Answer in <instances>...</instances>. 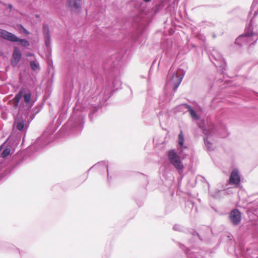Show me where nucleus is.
<instances>
[{
  "label": "nucleus",
  "mask_w": 258,
  "mask_h": 258,
  "mask_svg": "<svg viewBox=\"0 0 258 258\" xmlns=\"http://www.w3.org/2000/svg\"><path fill=\"white\" fill-rule=\"evenodd\" d=\"M58 115L56 120L55 121L54 118L51 122L49 123L42 136L33 144L29 146L26 150L19 152L13 156L12 162L14 167L20 164L38 151L40 148L48 145L55 139L70 134L80 133L82 131L85 123V116L82 112L78 111L74 112L66 123L56 134H54L62 120L66 119L67 116V113L62 111L59 112Z\"/></svg>",
  "instance_id": "f257e3e1"
},
{
  "label": "nucleus",
  "mask_w": 258,
  "mask_h": 258,
  "mask_svg": "<svg viewBox=\"0 0 258 258\" xmlns=\"http://www.w3.org/2000/svg\"><path fill=\"white\" fill-rule=\"evenodd\" d=\"M90 68L98 87H99L98 84L100 83L101 88L96 97V100H98L97 105L91 104L88 109V117L90 121L92 122L99 115V109L107 105V100L121 86V82L112 70L108 69L102 63L97 64L95 59L91 64Z\"/></svg>",
  "instance_id": "f03ea898"
},
{
  "label": "nucleus",
  "mask_w": 258,
  "mask_h": 258,
  "mask_svg": "<svg viewBox=\"0 0 258 258\" xmlns=\"http://www.w3.org/2000/svg\"><path fill=\"white\" fill-rule=\"evenodd\" d=\"M36 100V97L35 99L32 97L30 90L22 87L11 101V105L13 110L29 113L33 112V109L31 110V108Z\"/></svg>",
  "instance_id": "7ed1b4c3"
},
{
  "label": "nucleus",
  "mask_w": 258,
  "mask_h": 258,
  "mask_svg": "<svg viewBox=\"0 0 258 258\" xmlns=\"http://www.w3.org/2000/svg\"><path fill=\"white\" fill-rule=\"evenodd\" d=\"M41 105H38L33 108V112L26 113L17 111V114L15 118L13 123L14 129L19 131L22 134L23 142L26 137L27 130L32 120L35 118V115L40 112L42 108Z\"/></svg>",
  "instance_id": "20e7f679"
},
{
  "label": "nucleus",
  "mask_w": 258,
  "mask_h": 258,
  "mask_svg": "<svg viewBox=\"0 0 258 258\" xmlns=\"http://www.w3.org/2000/svg\"><path fill=\"white\" fill-rule=\"evenodd\" d=\"M253 20H251L249 26L246 28L245 33L240 35L235 40V44L239 47L247 46L255 43L257 39L258 36L256 33H254L252 31V23Z\"/></svg>",
  "instance_id": "39448f33"
},
{
  "label": "nucleus",
  "mask_w": 258,
  "mask_h": 258,
  "mask_svg": "<svg viewBox=\"0 0 258 258\" xmlns=\"http://www.w3.org/2000/svg\"><path fill=\"white\" fill-rule=\"evenodd\" d=\"M184 75L183 70L179 69L176 71H174L172 67H171L169 70L167 77V84L170 86L172 88V91L175 92L177 89L180 84Z\"/></svg>",
  "instance_id": "423d86ee"
},
{
  "label": "nucleus",
  "mask_w": 258,
  "mask_h": 258,
  "mask_svg": "<svg viewBox=\"0 0 258 258\" xmlns=\"http://www.w3.org/2000/svg\"><path fill=\"white\" fill-rule=\"evenodd\" d=\"M173 229L174 231L190 234L191 238L189 239V243L193 246H196L200 242L204 241L203 236L194 229L186 228L180 225L175 224L173 226Z\"/></svg>",
  "instance_id": "0eeeda50"
},
{
  "label": "nucleus",
  "mask_w": 258,
  "mask_h": 258,
  "mask_svg": "<svg viewBox=\"0 0 258 258\" xmlns=\"http://www.w3.org/2000/svg\"><path fill=\"white\" fill-rule=\"evenodd\" d=\"M167 156L169 163L173 166L178 173L181 175L184 166L180 156L174 149L168 151L167 152Z\"/></svg>",
  "instance_id": "6e6552de"
},
{
  "label": "nucleus",
  "mask_w": 258,
  "mask_h": 258,
  "mask_svg": "<svg viewBox=\"0 0 258 258\" xmlns=\"http://www.w3.org/2000/svg\"><path fill=\"white\" fill-rule=\"evenodd\" d=\"M0 36L4 39L12 42L18 43V45L27 48L30 45L29 41L26 38H20L15 34L0 28Z\"/></svg>",
  "instance_id": "1a4fd4ad"
},
{
  "label": "nucleus",
  "mask_w": 258,
  "mask_h": 258,
  "mask_svg": "<svg viewBox=\"0 0 258 258\" xmlns=\"http://www.w3.org/2000/svg\"><path fill=\"white\" fill-rule=\"evenodd\" d=\"M249 221V229L254 237L258 238V211H246Z\"/></svg>",
  "instance_id": "9d476101"
},
{
  "label": "nucleus",
  "mask_w": 258,
  "mask_h": 258,
  "mask_svg": "<svg viewBox=\"0 0 258 258\" xmlns=\"http://www.w3.org/2000/svg\"><path fill=\"white\" fill-rule=\"evenodd\" d=\"M199 128L202 130V133L204 134L203 140L205 144L206 150L208 154L210 152V128L207 127L205 124V121L204 119H202L198 124Z\"/></svg>",
  "instance_id": "9b49d317"
},
{
  "label": "nucleus",
  "mask_w": 258,
  "mask_h": 258,
  "mask_svg": "<svg viewBox=\"0 0 258 258\" xmlns=\"http://www.w3.org/2000/svg\"><path fill=\"white\" fill-rule=\"evenodd\" d=\"M179 247L184 251L185 254L187 256V258H206V254L209 255L210 252L201 251H190V249L186 247L184 244L180 242H177Z\"/></svg>",
  "instance_id": "f8f14e48"
},
{
  "label": "nucleus",
  "mask_w": 258,
  "mask_h": 258,
  "mask_svg": "<svg viewBox=\"0 0 258 258\" xmlns=\"http://www.w3.org/2000/svg\"><path fill=\"white\" fill-rule=\"evenodd\" d=\"M82 0H67L66 6L72 13L79 14L82 10Z\"/></svg>",
  "instance_id": "ddd939ff"
},
{
  "label": "nucleus",
  "mask_w": 258,
  "mask_h": 258,
  "mask_svg": "<svg viewBox=\"0 0 258 258\" xmlns=\"http://www.w3.org/2000/svg\"><path fill=\"white\" fill-rule=\"evenodd\" d=\"M42 33L44 39L45 45L48 51L50 50L51 52V36L49 28L48 25L45 23H43L42 25Z\"/></svg>",
  "instance_id": "4468645a"
},
{
  "label": "nucleus",
  "mask_w": 258,
  "mask_h": 258,
  "mask_svg": "<svg viewBox=\"0 0 258 258\" xmlns=\"http://www.w3.org/2000/svg\"><path fill=\"white\" fill-rule=\"evenodd\" d=\"M212 55L213 58L215 60V61H213V63L214 64L216 67L219 68V71L221 72V73H223L224 70H225V64L222 57L220 54L216 53V52L214 50H213Z\"/></svg>",
  "instance_id": "2eb2a0df"
},
{
  "label": "nucleus",
  "mask_w": 258,
  "mask_h": 258,
  "mask_svg": "<svg viewBox=\"0 0 258 258\" xmlns=\"http://www.w3.org/2000/svg\"><path fill=\"white\" fill-rule=\"evenodd\" d=\"M228 218L232 225L237 226L239 225L241 221L240 211H230L229 213Z\"/></svg>",
  "instance_id": "dca6fc26"
},
{
  "label": "nucleus",
  "mask_w": 258,
  "mask_h": 258,
  "mask_svg": "<svg viewBox=\"0 0 258 258\" xmlns=\"http://www.w3.org/2000/svg\"><path fill=\"white\" fill-rule=\"evenodd\" d=\"M179 109L181 108L187 109L189 112V115L193 120H199L200 116L198 114L196 110L187 103H183L178 106Z\"/></svg>",
  "instance_id": "f3484780"
},
{
  "label": "nucleus",
  "mask_w": 258,
  "mask_h": 258,
  "mask_svg": "<svg viewBox=\"0 0 258 258\" xmlns=\"http://www.w3.org/2000/svg\"><path fill=\"white\" fill-rule=\"evenodd\" d=\"M240 182V177L239 171L237 169H234L231 173L229 179V183L234 185L235 186H237L239 184Z\"/></svg>",
  "instance_id": "a211bd4d"
},
{
  "label": "nucleus",
  "mask_w": 258,
  "mask_h": 258,
  "mask_svg": "<svg viewBox=\"0 0 258 258\" xmlns=\"http://www.w3.org/2000/svg\"><path fill=\"white\" fill-rule=\"evenodd\" d=\"M93 168H100L101 170H106L107 174V178L109 182L110 179H111V177L109 176V171H108V164L106 162L104 161H102L99 162H98L97 163L94 164L93 166L90 167L89 169L87 171V172H89L90 170H91Z\"/></svg>",
  "instance_id": "6ab92c4d"
},
{
  "label": "nucleus",
  "mask_w": 258,
  "mask_h": 258,
  "mask_svg": "<svg viewBox=\"0 0 258 258\" xmlns=\"http://www.w3.org/2000/svg\"><path fill=\"white\" fill-rule=\"evenodd\" d=\"M178 145L179 148L186 149L187 147L184 144V138L182 131H181L178 135Z\"/></svg>",
  "instance_id": "aec40b11"
},
{
  "label": "nucleus",
  "mask_w": 258,
  "mask_h": 258,
  "mask_svg": "<svg viewBox=\"0 0 258 258\" xmlns=\"http://www.w3.org/2000/svg\"><path fill=\"white\" fill-rule=\"evenodd\" d=\"M16 29L21 34H24L27 36L31 34L30 32L26 29L21 24H17L16 25Z\"/></svg>",
  "instance_id": "412c9836"
},
{
  "label": "nucleus",
  "mask_w": 258,
  "mask_h": 258,
  "mask_svg": "<svg viewBox=\"0 0 258 258\" xmlns=\"http://www.w3.org/2000/svg\"><path fill=\"white\" fill-rule=\"evenodd\" d=\"M253 12V17L256 16L258 14V0H254L253 2L251 7V11L250 13H252Z\"/></svg>",
  "instance_id": "4be33fe9"
},
{
  "label": "nucleus",
  "mask_w": 258,
  "mask_h": 258,
  "mask_svg": "<svg viewBox=\"0 0 258 258\" xmlns=\"http://www.w3.org/2000/svg\"><path fill=\"white\" fill-rule=\"evenodd\" d=\"M22 55L21 50L18 48H15L12 56L20 60L22 57Z\"/></svg>",
  "instance_id": "5701e85b"
},
{
  "label": "nucleus",
  "mask_w": 258,
  "mask_h": 258,
  "mask_svg": "<svg viewBox=\"0 0 258 258\" xmlns=\"http://www.w3.org/2000/svg\"><path fill=\"white\" fill-rule=\"evenodd\" d=\"M10 153L11 149L9 147H6L2 151L1 157L3 158H6L10 155Z\"/></svg>",
  "instance_id": "b1692460"
},
{
  "label": "nucleus",
  "mask_w": 258,
  "mask_h": 258,
  "mask_svg": "<svg viewBox=\"0 0 258 258\" xmlns=\"http://www.w3.org/2000/svg\"><path fill=\"white\" fill-rule=\"evenodd\" d=\"M30 67L33 71H37L40 69L39 63L37 61H31L30 62Z\"/></svg>",
  "instance_id": "393cba45"
},
{
  "label": "nucleus",
  "mask_w": 258,
  "mask_h": 258,
  "mask_svg": "<svg viewBox=\"0 0 258 258\" xmlns=\"http://www.w3.org/2000/svg\"><path fill=\"white\" fill-rule=\"evenodd\" d=\"M185 206L187 207L188 208L190 209L191 210H197V207H194V203L190 200H188L185 202Z\"/></svg>",
  "instance_id": "a878e982"
},
{
  "label": "nucleus",
  "mask_w": 258,
  "mask_h": 258,
  "mask_svg": "<svg viewBox=\"0 0 258 258\" xmlns=\"http://www.w3.org/2000/svg\"><path fill=\"white\" fill-rule=\"evenodd\" d=\"M226 239L227 241L229 243L230 245H232L235 244V242L233 240H232L231 238V235L230 234H227L226 235Z\"/></svg>",
  "instance_id": "bb28decb"
},
{
  "label": "nucleus",
  "mask_w": 258,
  "mask_h": 258,
  "mask_svg": "<svg viewBox=\"0 0 258 258\" xmlns=\"http://www.w3.org/2000/svg\"><path fill=\"white\" fill-rule=\"evenodd\" d=\"M20 60H18L17 58H15L12 56V58L11 59V64L13 67H16L18 65V63Z\"/></svg>",
  "instance_id": "cd10ccee"
},
{
  "label": "nucleus",
  "mask_w": 258,
  "mask_h": 258,
  "mask_svg": "<svg viewBox=\"0 0 258 258\" xmlns=\"http://www.w3.org/2000/svg\"><path fill=\"white\" fill-rule=\"evenodd\" d=\"M7 245L9 247H10V248L14 249L15 250V251L19 252L20 255H21V250L19 248L15 247V246L14 245H13V244H7Z\"/></svg>",
  "instance_id": "c85d7f7f"
},
{
  "label": "nucleus",
  "mask_w": 258,
  "mask_h": 258,
  "mask_svg": "<svg viewBox=\"0 0 258 258\" xmlns=\"http://www.w3.org/2000/svg\"><path fill=\"white\" fill-rule=\"evenodd\" d=\"M53 80L52 79H49L48 80L47 82V87L48 88L49 86H51L52 84Z\"/></svg>",
  "instance_id": "c756f323"
},
{
  "label": "nucleus",
  "mask_w": 258,
  "mask_h": 258,
  "mask_svg": "<svg viewBox=\"0 0 258 258\" xmlns=\"http://www.w3.org/2000/svg\"><path fill=\"white\" fill-rule=\"evenodd\" d=\"M1 116H2V118L3 119H7V114L6 112H2V114H1Z\"/></svg>",
  "instance_id": "7c9ffc66"
},
{
  "label": "nucleus",
  "mask_w": 258,
  "mask_h": 258,
  "mask_svg": "<svg viewBox=\"0 0 258 258\" xmlns=\"http://www.w3.org/2000/svg\"><path fill=\"white\" fill-rule=\"evenodd\" d=\"M143 175L144 176V178H145V183H146V186L147 187V185L149 184V180L148 179V177L146 175H144V174H143ZM146 189L148 190L147 187L146 188Z\"/></svg>",
  "instance_id": "2f4dec72"
},
{
  "label": "nucleus",
  "mask_w": 258,
  "mask_h": 258,
  "mask_svg": "<svg viewBox=\"0 0 258 258\" xmlns=\"http://www.w3.org/2000/svg\"><path fill=\"white\" fill-rule=\"evenodd\" d=\"M231 190L230 188H227V189L221 191V194H225V193L230 192Z\"/></svg>",
  "instance_id": "473e14b6"
},
{
  "label": "nucleus",
  "mask_w": 258,
  "mask_h": 258,
  "mask_svg": "<svg viewBox=\"0 0 258 258\" xmlns=\"http://www.w3.org/2000/svg\"><path fill=\"white\" fill-rule=\"evenodd\" d=\"M7 8L8 9H9L10 11H11L13 8V6L11 4H8L7 5Z\"/></svg>",
  "instance_id": "72a5a7b5"
},
{
  "label": "nucleus",
  "mask_w": 258,
  "mask_h": 258,
  "mask_svg": "<svg viewBox=\"0 0 258 258\" xmlns=\"http://www.w3.org/2000/svg\"><path fill=\"white\" fill-rule=\"evenodd\" d=\"M224 133L223 134H221V136L222 138H224L226 136H227V131L224 128Z\"/></svg>",
  "instance_id": "f704fd0d"
},
{
  "label": "nucleus",
  "mask_w": 258,
  "mask_h": 258,
  "mask_svg": "<svg viewBox=\"0 0 258 258\" xmlns=\"http://www.w3.org/2000/svg\"><path fill=\"white\" fill-rule=\"evenodd\" d=\"M204 50L206 52V53H207V55L208 56V57L210 58V54L209 53L207 48L206 47H205V48H204Z\"/></svg>",
  "instance_id": "c9c22d12"
},
{
  "label": "nucleus",
  "mask_w": 258,
  "mask_h": 258,
  "mask_svg": "<svg viewBox=\"0 0 258 258\" xmlns=\"http://www.w3.org/2000/svg\"><path fill=\"white\" fill-rule=\"evenodd\" d=\"M3 149V146L1 145L0 146V154L1 155V153L2 152V149Z\"/></svg>",
  "instance_id": "e433bc0d"
},
{
  "label": "nucleus",
  "mask_w": 258,
  "mask_h": 258,
  "mask_svg": "<svg viewBox=\"0 0 258 258\" xmlns=\"http://www.w3.org/2000/svg\"><path fill=\"white\" fill-rule=\"evenodd\" d=\"M18 134H21V133L20 132H18ZM19 137H20V138H23L22 136V134H21V135H20V137H17V138H19ZM23 143H24V142H22V144H23Z\"/></svg>",
  "instance_id": "4c0bfd02"
},
{
  "label": "nucleus",
  "mask_w": 258,
  "mask_h": 258,
  "mask_svg": "<svg viewBox=\"0 0 258 258\" xmlns=\"http://www.w3.org/2000/svg\"><path fill=\"white\" fill-rule=\"evenodd\" d=\"M145 3H149L151 0H142Z\"/></svg>",
  "instance_id": "58836bf2"
},
{
  "label": "nucleus",
  "mask_w": 258,
  "mask_h": 258,
  "mask_svg": "<svg viewBox=\"0 0 258 258\" xmlns=\"http://www.w3.org/2000/svg\"><path fill=\"white\" fill-rule=\"evenodd\" d=\"M208 192H210V184L208 182Z\"/></svg>",
  "instance_id": "ea45409f"
},
{
  "label": "nucleus",
  "mask_w": 258,
  "mask_h": 258,
  "mask_svg": "<svg viewBox=\"0 0 258 258\" xmlns=\"http://www.w3.org/2000/svg\"><path fill=\"white\" fill-rule=\"evenodd\" d=\"M210 231H211V233H212V228H211Z\"/></svg>",
  "instance_id": "a19ab883"
},
{
  "label": "nucleus",
  "mask_w": 258,
  "mask_h": 258,
  "mask_svg": "<svg viewBox=\"0 0 258 258\" xmlns=\"http://www.w3.org/2000/svg\"><path fill=\"white\" fill-rule=\"evenodd\" d=\"M120 58H122V56H120Z\"/></svg>",
  "instance_id": "79ce46f5"
},
{
  "label": "nucleus",
  "mask_w": 258,
  "mask_h": 258,
  "mask_svg": "<svg viewBox=\"0 0 258 258\" xmlns=\"http://www.w3.org/2000/svg\"><path fill=\"white\" fill-rule=\"evenodd\" d=\"M215 37H216V36L215 35H213V37L215 38Z\"/></svg>",
  "instance_id": "37998d69"
},
{
  "label": "nucleus",
  "mask_w": 258,
  "mask_h": 258,
  "mask_svg": "<svg viewBox=\"0 0 258 258\" xmlns=\"http://www.w3.org/2000/svg\"><path fill=\"white\" fill-rule=\"evenodd\" d=\"M36 17H39V15H36Z\"/></svg>",
  "instance_id": "c03bdc74"
},
{
  "label": "nucleus",
  "mask_w": 258,
  "mask_h": 258,
  "mask_svg": "<svg viewBox=\"0 0 258 258\" xmlns=\"http://www.w3.org/2000/svg\"><path fill=\"white\" fill-rule=\"evenodd\" d=\"M256 203L258 204V199L257 200Z\"/></svg>",
  "instance_id": "a18cd8bd"
}]
</instances>
